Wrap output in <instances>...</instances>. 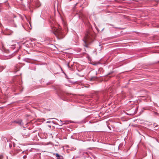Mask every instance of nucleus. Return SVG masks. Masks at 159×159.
Wrapping results in <instances>:
<instances>
[{"label":"nucleus","instance_id":"obj_3","mask_svg":"<svg viewBox=\"0 0 159 159\" xmlns=\"http://www.w3.org/2000/svg\"><path fill=\"white\" fill-rule=\"evenodd\" d=\"M13 122L18 124L19 125L21 126L23 125V123L22 122V120H15Z\"/></svg>","mask_w":159,"mask_h":159},{"label":"nucleus","instance_id":"obj_4","mask_svg":"<svg viewBox=\"0 0 159 159\" xmlns=\"http://www.w3.org/2000/svg\"><path fill=\"white\" fill-rule=\"evenodd\" d=\"M56 156L57 157V159H64L62 156L60 155L58 153H56Z\"/></svg>","mask_w":159,"mask_h":159},{"label":"nucleus","instance_id":"obj_12","mask_svg":"<svg viewBox=\"0 0 159 159\" xmlns=\"http://www.w3.org/2000/svg\"><path fill=\"white\" fill-rule=\"evenodd\" d=\"M24 152H22V153H24Z\"/></svg>","mask_w":159,"mask_h":159},{"label":"nucleus","instance_id":"obj_6","mask_svg":"<svg viewBox=\"0 0 159 159\" xmlns=\"http://www.w3.org/2000/svg\"><path fill=\"white\" fill-rule=\"evenodd\" d=\"M15 46V45H12V46L11 47V48L12 49H14L16 48Z\"/></svg>","mask_w":159,"mask_h":159},{"label":"nucleus","instance_id":"obj_11","mask_svg":"<svg viewBox=\"0 0 159 159\" xmlns=\"http://www.w3.org/2000/svg\"><path fill=\"white\" fill-rule=\"evenodd\" d=\"M49 127H51V126L50 125L49 126Z\"/></svg>","mask_w":159,"mask_h":159},{"label":"nucleus","instance_id":"obj_10","mask_svg":"<svg viewBox=\"0 0 159 159\" xmlns=\"http://www.w3.org/2000/svg\"><path fill=\"white\" fill-rule=\"evenodd\" d=\"M2 70H3L4 69V68L3 67H2Z\"/></svg>","mask_w":159,"mask_h":159},{"label":"nucleus","instance_id":"obj_7","mask_svg":"<svg viewBox=\"0 0 159 159\" xmlns=\"http://www.w3.org/2000/svg\"><path fill=\"white\" fill-rule=\"evenodd\" d=\"M27 157V156L26 155H25L23 157V158L24 159H25Z\"/></svg>","mask_w":159,"mask_h":159},{"label":"nucleus","instance_id":"obj_9","mask_svg":"<svg viewBox=\"0 0 159 159\" xmlns=\"http://www.w3.org/2000/svg\"><path fill=\"white\" fill-rule=\"evenodd\" d=\"M50 121H47V123H50Z\"/></svg>","mask_w":159,"mask_h":159},{"label":"nucleus","instance_id":"obj_2","mask_svg":"<svg viewBox=\"0 0 159 159\" xmlns=\"http://www.w3.org/2000/svg\"><path fill=\"white\" fill-rule=\"evenodd\" d=\"M54 34L58 39H62L64 36L61 30L59 29H56Z\"/></svg>","mask_w":159,"mask_h":159},{"label":"nucleus","instance_id":"obj_5","mask_svg":"<svg viewBox=\"0 0 159 159\" xmlns=\"http://www.w3.org/2000/svg\"><path fill=\"white\" fill-rule=\"evenodd\" d=\"M24 135L25 136H29L30 135V134L29 133H25L24 134Z\"/></svg>","mask_w":159,"mask_h":159},{"label":"nucleus","instance_id":"obj_8","mask_svg":"<svg viewBox=\"0 0 159 159\" xmlns=\"http://www.w3.org/2000/svg\"><path fill=\"white\" fill-rule=\"evenodd\" d=\"M3 158V156L2 155H0V159H2Z\"/></svg>","mask_w":159,"mask_h":159},{"label":"nucleus","instance_id":"obj_1","mask_svg":"<svg viewBox=\"0 0 159 159\" xmlns=\"http://www.w3.org/2000/svg\"><path fill=\"white\" fill-rule=\"evenodd\" d=\"M93 33L90 31H87L85 34V36L83 40L84 42V45L86 47H88L93 41Z\"/></svg>","mask_w":159,"mask_h":159}]
</instances>
